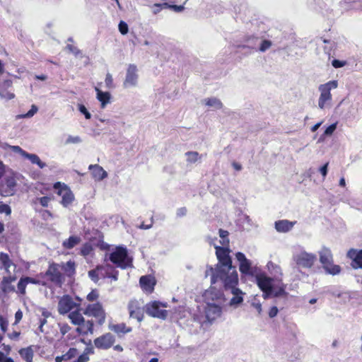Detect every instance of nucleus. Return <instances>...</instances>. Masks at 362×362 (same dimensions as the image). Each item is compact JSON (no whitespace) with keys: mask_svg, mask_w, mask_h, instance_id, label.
Segmentation results:
<instances>
[{"mask_svg":"<svg viewBox=\"0 0 362 362\" xmlns=\"http://www.w3.org/2000/svg\"><path fill=\"white\" fill-rule=\"evenodd\" d=\"M216 250L218 264L216 268L211 267L206 271V276L211 277L212 285L218 284L219 280L230 277L232 275H238L235 267L232 266L229 250L224 247L216 246Z\"/></svg>","mask_w":362,"mask_h":362,"instance_id":"obj_1","label":"nucleus"},{"mask_svg":"<svg viewBox=\"0 0 362 362\" xmlns=\"http://www.w3.org/2000/svg\"><path fill=\"white\" fill-rule=\"evenodd\" d=\"M255 277L257 286L262 291L264 299L288 298L286 285L284 282L276 281L275 283L276 280L267 276L264 272H257Z\"/></svg>","mask_w":362,"mask_h":362,"instance_id":"obj_2","label":"nucleus"},{"mask_svg":"<svg viewBox=\"0 0 362 362\" xmlns=\"http://www.w3.org/2000/svg\"><path fill=\"white\" fill-rule=\"evenodd\" d=\"M218 283L223 286L225 291L233 294L228 303L229 306L235 308L242 304L245 293L237 287L238 284V275H232L230 277L219 280Z\"/></svg>","mask_w":362,"mask_h":362,"instance_id":"obj_3","label":"nucleus"},{"mask_svg":"<svg viewBox=\"0 0 362 362\" xmlns=\"http://www.w3.org/2000/svg\"><path fill=\"white\" fill-rule=\"evenodd\" d=\"M338 86L339 83L337 80L329 81L319 86L318 90L320 94L318 98V107L320 110H325L332 107V95L331 90L337 88Z\"/></svg>","mask_w":362,"mask_h":362,"instance_id":"obj_4","label":"nucleus"},{"mask_svg":"<svg viewBox=\"0 0 362 362\" xmlns=\"http://www.w3.org/2000/svg\"><path fill=\"white\" fill-rule=\"evenodd\" d=\"M110 260L122 269L129 267L132 264V259L128 256L127 250L124 247H117L110 253Z\"/></svg>","mask_w":362,"mask_h":362,"instance_id":"obj_5","label":"nucleus"},{"mask_svg":"<svg viewBox=\"0 0 362 362\" xmlns=\"http://www.w3.org/2000/svg\"><path fill=\"white\" fill-rule=\"evenodd\" d=\"M293 260L298 267L310 269L317 261V256L302 250L293 255Z\"/></svg>","mask_w":362,"mask_h":362,"instance_id":"obj_6","label":"nucleus"},{"mask_svg":"<svg viewBox=\"0 0 362 362\" xmlns=\"http://www.w3.org/2000/svg\"><path fill=\"white\" fill-rule=\"evenodd\" d=\"M83 314L94 317L99 325H103L105 320V313L99 303L90 304L83 311Z\"/></svg>","mask_w":362,"mask_h":362,"instance_id":"obj_7","label":"nucleus"},{"mask_svg":"<svg viewBox=\"0 0 362 362\" xmlns=\"http://www.w3.org/2000/svg\"><path fill=\"white\" fill-rule=\"evenodd\" d=\"M166 308V304L158 301H153L146 305V313L156 318L165 320L168 316V311L161 308Z\"/></svg>","mask_w":362,"mask_h":362,"instance_id":"obj_8","label":"nucleus"},{"mask_svg":"<svg viewBox=\"0 0 362 362\" xmlns=\"http://www.w3.org/2000/svg\"><path fill=\"white\" fill-rule=\"evenodd\" d=\"M235 258L239 262L240 272L247 276H255L258 272L257 267H252L251 262L247 259L245 255L242 252H237Z\"/></svg>","mask_w":362,"mask_h":362,"instance_id":"obj_9","label":"nucleus"},{"mask_svg":"<svg viewBox=\"0 0 362 362\" xmlns=\"http://www.w3.org/2000/svg\"><path fill=\"white\" fill-rule=\"evenodd\" d=\"M54 189L57 190V194L62 197L61 203L64 206L66 207L72 203L74 195L66 185L57 182L54 185Z\"/></svg>","mask_w":362,"mask_h":362,"instance_id":"obj_10","label":"nucleus"},{"mask_svg":"<svg viewBox=\"0 0 362 362\" xmlns=\"http://www.w3.org/2000/svg\"><path fill=\"white\" fill-rule=\"evenodd\" d=\"M78 306L79 304L71 296H62L59 300L57 310L60 315H66Z\"/></svg>","mask_w":362,"mask_h":362,"instance_id":"obj_11","label":"nucleus"},{"mask_svg":"<svg viewBox=\"0 0 362 362\" xmlns=\"http://www.w3.org/2000/svg\"><path fill=\"white\" fill-rule=\"evenodd\" d=\"M139 83L138 69L134 64H129L123 82L124 88L136 87Z\"/></svg>","mask_w":362,"mask_h":362,"instance_id":"obj_12","label":"nucleus"},{"mask_svg":"<svg viewBox=\"0 0 362 362\" xmlns=\"http://www.w3.org/2000/svg\"><path fill=\"white\" fill-rule=\"evenodd\" d=\"M223 309L220 304L215 303H208L205 308V315L207 320L210 322H213L218 318L221 317Z\"/></svg>","mask_w":362,"mask_h":362,"instance_id":"obj_13","label":"nucleus"},{"mask_svg":"<svg viewBox=\"0 0 362 362\" xmlns=\"http://www.w3.org/2000/svg\"><path fill=\"white\" fill-rule=\"evenodd\" d=\"M0 264L1 269H4L7 275H16L17 267L8 255L4 252L0 253Z\"/></svg>","mask_w":362,"mask_h":362,"instance_id":"obj_14","label":"nucleus"},{"mask_svg":"<svg viewBox=\"0 0 362 362\" xmlns=\"http://www.w3.org/2000/svg\"><path fill=\"white\" fill-rule=\"evenodd\" d=\"M115 338L110 333L104 334L93 340V344L98 349H107L115 343Z\"/></svg>","mask_w":362,"mask_h":362,"instance_id":"obj_15","label":"nucleus"},{"mask_svg":"<svg viewBox=\"0 0 362 362\" xmlns=\"http://www.w3.org/2000/svg\"><path fill=\"white\" fill-rule=\"evenodd\" d=\"M204 297L206 304L208 303L221 304L223 302V293L220 290H217L214 286H211L210 288L205 291Z\"/></svg>","mask_w":362,"mask_h":362,"instance_id":"obj_16","label":"nucleus"},{"mask_svg":"<svg viewBox=\"0 0 362 362\" xmlns=\"http://www.w3.org/2000/svg\"><path fill=\"white\" fill-rule=\"evenodd\" d=\"M128 310L130 317L136 319L138 322L143 320L144 310L141 308V304L138 300H131L128 304Z\"/></svg>","mask_w":362,"mask_h":362,"instance_id":"obj_17","label":"nucleus"},{"mask_svg":"<svg viewBox=\"0 0 362 362\" xmlns=\"http://www.w3.org/2000/svg\"><path fill=\"white\" fill-rule=\"evenodd\" d=\"M60 268V264H52L49 266L45 275L47 276L51 281L59 284L62 282V279Z\"/></svg>","mask_w":362,"mask_h":362,"instance_id":"obj_18","label":"nucleus"},{"mask_svg":"<svg viewBox=\"0 0 362 362\" xmlns=\"http://www.w3.org/2000/svg\"><path fill=\"white\" fill-rule=\"evenodd\" d=\"M16 180L13 177L6 179L5 183L1 187V193L4 197L13 195L16 192Z\"/></svg>","mask_w":362,"mask_h":362,"instance_id":"obj_19","label":"nucleus"},{"mask_svg":"<svg viewBox=\"0 0 362 362\" xmlns=\"http://www.w3.org/2000/svg\"><path fill=\"white\" fill-rule=\"evenodd\" d=\"M349 258L351 259V264L354 269H362V250L351 249L348 251Z\"/></svg>","mask_w":362,"mask_h":362,"instance_id":"obj_20","label":"nucleus"},{"mask_svg":"<svg viewBox=\"0 0 362 362\" xmlns=\"http://www.w3.org/2000/svg\"><path fill=\"white\" fill-rule=\"evenodd\" d=\"M89 170L95 181H101L107 176L106 171L100 165H98V164H90Z\"/></svg>","mask_w":362,"mask_h":362,"instance_id":"obj_21","label":"nucleus"},{"mask_svg":"<svg viewBox=\"0 0 362 362\" xmlns=\"http://www.w3.org/2000/svg\"><path fill=\"white\" fill-rule=\"evenodd\" d=\"M16 279V275H6L3 277L1 282V288L4 293H8V292L15 291V287L11 283Z\"/></svg>","mask_w":362,"mask_h":362,"instance_id":"obj_22","label":"nucleus"},{"mask_svg":"<svg viewBox=\"0 0 362 362\" xmlns=\"http://www.w3.org/2000/svg\"><path fill=\"white\" fill-rule=\"evenodd\" d=\"M267 268L276 281H282V269L279 264L270 261L267 263Z\"/></svg>","mask_w":362,"mask_h":362,"instance_id":"obj_23","label":"nucleus"},{"mask_svg":"<svg viewBox=\"0 0 362 362\" xmlns=\"http://www.w3.org/2000/svg\"><path fill=\"white\" fill-rule=\"evenodd\" d=\"M295 223L296 221H290L286 219L279 220L275 222V228L279 233H288Z\"/></svg>","mask_w":362,"mask_h":362,"instance_id":"obj_24","label":"nucleus"},{"mask_svg":"<svg viewBox=\"0 0 362 362\" xmlns=\"http://www.w3.org/2000/svg\"><path fill=\"white\" fill-rule=\"evenodd\" d=\"M139 282L142 288L146 291L152 292L153 291L155 279L151 276H142Z\"/></svg>","mask_w":362,"mask_h":362,"instance_id":"obj_25","label":"nucleus"},{"mask_svg":"<svg viewBox=\"0 0 362 362\" xmlns=\"http://www.w3.org/2000/svg\"><path fill=\"white\" fill-rule=\"evenodd\" d=\"M96 90V98L100 102L101 108H105L110 101V93L107 91H102L98 87H95Z\"/></svg>","mask_w":362,"mask_h":362,"instance_id":"obj_26","label":"nucleus"},{"mask_svg":"<svg viewBox=\"0 0 362 362\" xmlns=\"http://www.w3.org/2000/svg\"><path fill=\"white\" fill-rule=\"evenodd\" d=\"M94 330V324L91 320H86L78 325L76 329V331L83 335L88 334L89 333L93 334V331Z\"/></svg>","mask_w":362,"mask_h":362,"instance_id":"obj_27","label":"nucleus"},{"mask_svg":"<svg viewBox=\"0 0 362 362\" xmlns=\"http://www.w3.org/2000/svg\"><path fill=\"white\" fill-rule=\"evenodd\" d=\"M319 257L320 262L322 266L333 260V255L332 253V251L330 250V249L325 247H322L319 251Z\"/></svg>","mask_w":362,"mask_h":362,"instance_id":"obj_28","label":"nucleus"},{"mask_svg":"<svg viewBox=\"0 0 362 362\" xmlns=\"http://www.w3.org/2000/svg\"><path fill=\"white\" fill-rule=\"evenodd\" d=\"M322 267L327 274L331 275H337L341 271V267L339 265L334 264V259L329 263L324 264Z\"/></svg>","mask_w":362,"mask_h":362,"instance_id":"obj_29","label":"nucleus"},{"mask_svg":"<svg viewBox=\"0 0 362 362\" xmlns=\"http://www.w3.org/2000/svg\"><path fill=\"white\" fill-rule=\"evenodd\" d=\"M81 242V238L79 236H71L63 242L62 246L64 249L71 250L79 245Z\"/></svg>","mask_w":362,"mask_h":362,"instance_id":"obj_30","label":"nucleus"},{"mask_svg":"<svg viewBox=\"0 0 362 362\" xmlns=\"http://www.w3.org/2000/svg\"><path fill=\"white\" fill-rule=\"evenodd\" d=\"M332 296L334 298H337L338 299H339V302L344 304L350 302L351 300V294L349 291H332Z\"/></svg>","mask_w":362,"mask_h":362,"instance_id":"obj_31","label":"nucleus"},{"mask_svg":"<svg viewBox=\"0 0 362 362\" xmlns=\"http://www.w3.org/2000/svg\"><path fill=\"white\" fill-rule=\"evenodd\" d=\"M19 354L26 362L33 361V349L32 346H27L19 350Z\"/></svg>","mask_w":362,"mask_h":362,"instance_id":"obj_32","label":"nucleus"},{"mask_svg":"<svg viewBox=\"0 0 362 362\" xmlns=\"http://www.w3.org/2000/svg\"><path fill=\"white\" fill-rule=\"evenodd\" d=\"M204 102L207 107L213 110H220L223 107V103H221L220 99L217 98H206Z\"/></svg>","mask_w":362,"mask_h":362,"instance_id":"obj_33","label":"nucleus"},{"mask_svg":"<svg viewBox=\"0 0 362 362\" xmlns=\"http://www.w3.org/2000/svg\"><path fill=\"white\" fill-rule=\"evenodd\" d=\"M69 318L74 325L78 326L85 320L83 315L78 310L71 312L69 315Z\"/></svg>","mask_w":362,"mask_h":362,"instance_id":"obj_34","label":"nucleus"},{"mask_svg":"<svg viewBox=\"0 0 362 362\" xmlns=\"http://www.w3.org/2000/svg\"><path fill=\"white\" fill-rule=\"evenodd\" d=\"M25 158H27L29 160H30L34 165H37L40 169L46 166L45 163L41 161L39 156L34 153H27L25 154Z\"/></svg>","mask_w":362,"mask_h":362,"instance_id":"obj_35","label":"nucleus"},{"mask_svg":"<svg viewBox=\"0 0 362 362\" xmlns=\"http://www.w3.org/2000/svg\"><path fill=\"white\" fill-rule=\"evenodd\" d=\"M186 160L189 163H194L201 161L202 155L199 154L197 151H187L185 153Z\"/></svg>","mask_w":362,"mask_h":362,"instance_id":"obj_36","label":"nucleus"},{"mask_svg":"<svg viewBox=\"0 0 362 362\" xmlns=\"http://www.w3.org/2000/svg\"><path fill=\"white\" fill-rule=\"evenodd\" d=\"M110 329L117 333H128L132 331V329L129 327H127L124 324H117V325H112L109 327Z\"/></svg>","mask_w":362,"mask_h":362,"instance_id":"obj_37","label":"nucleus"},{"mask_svg":"<svg viewBox=\"0 0 362 362\" xmlns=\"http://www.w3.org/2000/svg\"><path fill=\"white\" fill-rule=\"evenodd\" d=\"M62 269H63L67 275L71 276L75 273V263L72 261H69L66 263L60 265Z\"/></svg>","mask_w":362,"mask_h":362,"instance_id":"obj_38","label":"nucleus"},{"mask_svg":"<svg viewBox=\"0 0 362 362\" xmlns=\"http://www.w3.org/2000/svg\"><path fill=\"white\" fill-rule=\"evenodd\" d=\"M38 108L36 105H31V109L28 111V113L23 115H19L16 116V119H25V118H32L35 114L37 112Z\"/></svg>","mask_w":362,"mask_h":362,"instance_id":"obj_39","label":"nucleus"},{"mask_svg":"<svg viewBox=\"0 0 362 362\" xmlns=\"http://www.w3.org/2000/svg\"><path fill=\"white\" fill-rule=\"evenodd\" d=\"M96 269H99L100 272H98V274L100 278H106L109 275V270L110 267L109 266H98Z\"/></svg>","mask_w":362,"mask_h":362,"instance_id":"obj_40","label":"nucleus"},{"mask_svg":"<svg viewBox=\"0 0 362 362\" xmlns=\"http://www.w3.org/2000/svg\"><path fill=\"white\" fill-rule=\"evenodd\" d=\"M28 282L25 277H22L18 283V289L21 295H25Z\"/></svg>","mask_w":362,"mask_h":362,"instance_id":"obj_41","label":"nucleus"},{"mask_svg":"<svg viewBox=\"0 0 362 362\" xmlns=\"http://www.w3.org/2000/svg\"><path fill=\"white\" fill-rule=\"evenodd\" d=\"M228 232L227 230H223L219 229V238H221V244L226 246L228 244L229 240L228 239Z\"/></svg>","mask_w":362,"mask_h":362,"instance_id":"obj_42","label":"nucleus"},{"mask_svg":"<svg viewBox=\"0 0 362 362\" xmlns=\"http://www.w3.org/2000/svg\"><path fill=\"white\" fill-rule=\"evenodd\" d=\"M93 251V246L90 243H86L83 245L81 249V254L84 257H87L91 254Z\"/></svg>","mask_w":362,"mask_h":362,"instance_id":"obj_43","label":"nucleus"},{"mask_svg":"<svg viewBox=\"0 0 362 362\" xmlns=\"http://www.w3.org/2000/svg\"><path fill=\"white\" fill-rule=\"evenodd\" d=\"M105 84L107 88H113L115 87L112 76L110 73H107L105 76Z\"/></svg>","mask_w":362,"mask_h":362,"instance_id":"obj_44","label":"nucleus"},{"mask_svg":"<svg viewBox=\"0 0 362 362\" xmlns=\"http://www.w3.org/2000/svg\"><path fill=\"white\" fill-rule=\"evenodd\" d=\"M81 141L82 139L79 136L69 135L66 140V144H79Z\"/></svg>","mask_w":362,"mask_h":362,"instance_id":"obj_45","label":"nucleus"},{"mask_svg":"<svg viewBox=\"0 0 362 362\" xmlns=\"http://www.w3.org/2000/svg\"><path fill=\"white\" fill-rule=\"evenodd\" d=\"M168 6V4L167 3H164V4H154L152 6L153 8V13L154 14H158L160 13V11H161L162 8H167Z\"/></svg>","mask_w":362,"mask_h":362,"instance_id":"obj_46","label":"nucleus"},{"mask_svg":"<svg viewBox=\"0 0 362 362\" xmlns=\"http://www.w3.org/2000/svg\"><path fill=\"white\" fill-rule=\"evenodd\" d=\"M251 305L253 308H255L259 315H260L262 312V304L257 299L255 298L251 303Z\"/></svg>","mask_w":362,"mask_h":362,"instance_id":"obj_47","label":"nucleus"},{"mask_svg":"<svg viewBox=\"0 0 362 362\" xmlns=\"http://www.w3.org/2000/svg\"><path fill=\"white\" fill-rule=\"evenodd\" d=\"M272 42L269 41V40H264L261 43L259 50L264 52L272 47Z\"/></svg>","mask_w":362,"mask_h":362,"instance_id":"obj_48","label":"nucleus"},{"mask_svg":"<svg viewBox=\"0 0 362 362\" xmlns=\"http://www.w3.org/2000/svg\"><path fill=\"white\" fill-rule=\"evenodd\" d=\"M3 213L10 215L11 214V209L9 205L0 202V214Z\"/></svg>","mask_w":362,"mask_h":362,"instance_id":"obj_49","label":"nucleus"},{"mask_svg":"<svg viewBox=\"0 0 362 362\" xmlns=\"http://www.w3.org/2000/svg\"><path fill=\"white\" fill-rule=\"evenodd\" d=\"M78 110L87 119H90L91 118V114L83 105H78Z\"/></svg>","mask_w":362,"mask_h":362,"instance_id":"obj_50","label":"nucleus"},{"mask_svg":"<svg viewBox=\"0 0 362 362\" xmlns=\"http://www.w3.org/2000/svg\"><path fill=\"white\" fill-rule=\"evenodd\" d=\"M337 123H334L329 126L325 131L324 135L325 136H331L334 131L337 129Z\"/></svg>","mask_w":362,"mask_h":362,"instance_id":"obj_51","label":"nucleus"},{"mask_svg":"<svg viewBox=\"0 0 362 362\" xmlns=\"http://www.w3.org/2000/svg\"><path fill=\"white\" fill-rule=\"evenodd\" d=\"M119 30V32L124 35L127 34L128 32V25L124 21H121L118 25Z\"/></svg>","mask_w":362,"mask_h":362,"instance_id":"obj_52","label":"nucleus"},{"mask_svg":"<svg viewBox=\"0 0 362 362\" xmlns=\"http://www.w3.org/2000/svg\"><path fill=\"white\" fill-rule=\"evenodd\" d=\"M100 272L99 269H92L89 272L88 274L92 281H94L95 282H97L98 279H100L98 272Z\"/></svg>","mask_w":362,"mask_h":362,"instance_id":"obj_53","label":"nucleus"},{"mask_svg":"<svg viewBox=\"0 0 362 362\" xmlns=\"http://www.w3.org/2000/svg\"><path fill=\"white\" fill-rule=\"evenodd\" d=\"M78 354V350L76 348H70L69 351L65 354V356H66V358H69V360H71V358H74V356H76Z\"/></svg>","mask_w":362,"mask_h":362,"instance_id":"obj_54","label":"nucleus"},{"mask_svg":"<svg viewBox=\"0 0 362 362\" xmlns=\"http://www.w3.org/2000/svg\"><path fill=\"white\" fill-rule=\"evenodd\" d=\"M67 49L74 54L76 57H78L81 54V52L75 46L69 45L66 46Z\"/></svg>","mask_w":362,"mask_h":362,"instance_id":"obj_55","label":"nucleus"},{"mask_svg":"<svg viewBox=\"0 0 362 362\" xmlns=\"http://www.w3.org/2000/svg\"><path fill=\"white\" fill-rule=\"evenodd\" d=\"M11 150L14 153L21 154L23 157L25 156V154L26 153V151L25 150H23L19 146H11Z\"/></svg>","mask_w":362,"mask_h":362,"instance_id":"obj_56","label":"nucleus"},{"mask_svg":"<svg viewBox=\"0 0 362 362\" xmlns=\"http://www.w3.org/2000/svg\"><path fill=\"white\" fill-rule=\"evenodd\" d=\"M39 203L41 204V206L44 207H47L51 201V198L48 197H42L37 199Z\"/></svg>","mask_w":362,"mask_h":362,"instance_id":"obj_57","label":"nucleus"},{"mask_svg":"<svg viewBox=\"0 0 362 362\" xmlns=\"http://www.w3.org/2000/svg\"><path fill=\"white\" fill-rule=\"evenodd\" d=\"M60 332L62 334H66L70 330V327L66 323H59Z\"/></svg>","mask_w":362,"mask_h":362,"instance_id":"obj_58","label":"nucleus"},{"mask_svg":"<svg viewBox=\"0 0 362 362\" xmlns=\"http://www.w3.org/2000/svg\"><path fill=\"white\" fill-rule=\"evenodd\" d=\"M0 362H15L11 356H5V354L0 351Z\"/></svg>","mask_w":362,"mask_h":362,"instance_id":"obj_59","label":"nucleus"},{"mask_svg":"<svg viewBox=\"0 0 362 362\" xmlns=\"http://www.w3.org/2000/svg\"><path fill=\"white\" fill-rule=\"evenodd\" d=\"M98 296V294L97 291L93 290L90 293H89L88 294L87 299H88V301L93 302V301H95L96 300Z\"/></svg>","mask_w":362,"mask_h":362,"instance_id":"obj_60","label":"nucleus"},{"mask_svg":"<svg viewBox=\"0 0 362 362\" xmlns=\"http://www.w3.org/2000/svg\"><path fill=\"white\" fill-rule=\"evenodd\" d=\"M332 64L334 68H341L345 66L346 62L334 59L332 61Z\"/></svg>","mask_w":362,"mask_h":362,"instance_id":"obj_61","label":"nucleus"},{"mask_svg":"<svg viewBox=\"0 0 362 362\" xmlns=\"http://www.w3.org/2000/svg\"><path fill=\"white\" fill-rule=\"evenodd\" d=\"M328 165L329 163H326L325 165L320 168V173L322 175L323 178H325L328 173Z\"/></svg>","mask_w":362,"mask_h":362,"instance_id":"obj_62","label":"nucleus"},{"mask_svg":"<svg viewBox=\"0 0 362 362\" xmlns=\"http://www.w3.org/2000/svg\"><path fill=\"white\" fill-rule=\"evenodd\" d=\"M89 360H90L89 356H86V354H82L74 362H88Z\"/></svg>","mask_w":362,"mask_h":362,"instance_id":"obj_63","label":"nucleus"},{"mask_svg":"<svg viewBox=\"0 0 362 362\" xmlns=\"http://www.w3.org/2000/svg\"><path fill=\"white\" fill-rule=\"evenodd\" d=\"M25 278L27 281V284H40V281L36 278H33V277H30V276H25Z\"/></svg>","mask_w":362,"mask_h":362,"instance_id":"obj_64","label":"nucleus"}]
</instances>
